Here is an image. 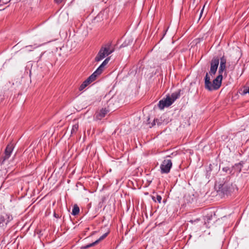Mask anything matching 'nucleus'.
<instances>
[{"instance_id": "10", "label": "nucleus", "mask_w": 249, "mask_h": 249, "mask_svg": "<svg viewBox=\"0 0 249 249\" xmlns=\"http://www.w3.org/2000/svg\"><path fill=\"white\" fill-rule=\"evenodd\" d=\"M108 233H109V232H106L105 233H104L103 235H102L98 239H97L95 241L93 242L92 243L89 244H88L87 245L82 246L81 249H87L89 248H90V247H91L96 245L100 241H101V240H103L104 239H105L107 236Z\"/></svg>"}, {"instance_id": "24", "label": "nucleus", "mask_w": 249, "mask_h": 249, "mask_svg": "<svg viewBox=\"0 0 249 249\" xmlns=\"http://www.w3.org/2000/svg\"><path fill=\"white\" fill-rule=\"evenodd\" d=\"M204 7H205V5H204L202 9L201 10V12L200 13V17H199V18H200V17L202 16V13H203V10H204Z\"/></svg>"}, {"instance_id": "25", "label": "nucleus", "mask_w": 249, "mask_h": 249, "mask_svg": "<svg viewBox=\"0 0 249 249\" xmlns=\"http://www.w3.org/2000/svg\"><path fill=\"white\" fill-rule=\"evenodd\" d=\"M53 215L56 218H58L59 217L58 215L57 214L55 213H54Z\"/></svg>"}, {"instance_id": "5", "label": "nucleus", "mask_w": 249, "mask_h": 249, "mask_svg": "<svg viewBox=\"0 0 249 249\" xmlns=\"http://www.w3.org/2000/svg\"><path fill=\"white\" fill-rule=\"evenodd\" d=\"M169 156L166 157V158L169 157ZM172 166V162L170 159H165L160 166V172L162 174H168L170 172V169Z\"/></svg>"}, {"instance_id": "16", "label": "nucleus", "mask_w": 249, "mask_h": 249, "mask_svg": "<svg viewBox=\"0 0 249 249\" xmlns=\"http://www.w3.org/2000/svg\"><path fill=\"white\" fill-rule=\"evenodd\" d=\"M79 211L80 210L79 207L77 205L75 204L72 208L71 214L73 215H76L79 213Z\"/></svg>"}, {"instance_id": "17", "label": "nucleus", "mask_w": 249, "mask_h": 249, "mask_svg": "<svg viewBox=\"0 0 249 249\" xmlns=\"http://www.w3.org/2000/svg\"><path fill=\"white\" fill-rule=\"evenodd\" d=\"M151 198L154 201L156 202L157 201L159 203H161L162 197L160 195L156 194V196H152Z\"/></svg>"}, {"instance_id": "20", "label": "nucleus", "mask_w": 249, "mask_h": 249, "mask_svg": "<svg viewBox=\"0 0 249 249\" xmlns=\"http://www.w3.org/2000/svg\"><path fill=\"white\" fill-rule=\"evenodd\" d=\"M212 218V215H207L206 216L205 218V223L206 224L208 223L209 224L210 221L211 220Z\"/></svg>"}, {"instance_id": "9", "label": "nucleus", "mask_w": 249, "mask_h": 249, "mask_svg": "<svg viewBox=\"0 0 249 249\" xmlns=\"http://www.w3.org/2000/svg\"><path fill=\"white\" fill-rule=\"evenodd\" d=\"M96 77L97 76L93 73L80 86L79 88V90L82 91V90H83L90 83L95 80Z\"/></svg>"}, {"instance_id": "13", "label": "nucleus", "mask_w": 249, "mask_h": 249, "mask_svg": "<svg viewBox=\"0 0 249 249\" xmlns=\"http://www.w3.org/2000/svg\"><path fill=\"white\" fill-rule=\"evenodd\" d=\"M180 90H178L177 91H176L174 93H173L170 96V98L172 100V101L174 102V101L178 98L180 97Z\"/></svg>"}, {"instance_id": "18", "label": "nucleus", "mask_w": 249, "mask_h": 249, "mask_svg": "<svg viewBox=\"0 0 249 249\" xmlns=\"http://www.w3.org/2000/svg\"><path fill=\"white\" fill-rule=\"evenodd\" d=\"M40 45H37V44H35L34 45H28L25 47L26 48L28 49L29 51H32L33 50L35 49L36 48H37V47H39Z\"/></svg>"}, {"instance_id": "4", "label": "nucleus", "mask_w": 249, "mask_h": 249, "mask_svg": "<svg viewBox=\"0 0 249 249\" xmlns=\"http://www.w3.org/2000/svg\"><path fill=\"white\" fill-rule=\"evenodd\" d=\"M13 220V216L10 213H0V227L4 229L7 224Z\"/></svg>"}, {"instance_id": "11", "label": "nucleus", "mask_w": 249, "mask_h": 249, "mask_svg": "<svg viewBox=\"0 0 249 249\" xmlns=\"http://www.w3.org/2000/svg\"><path fill=\"white\" fill-rule=\"evenodd\" d=\"M109 112V110L106 108H102L99 111H97L95 114V118L96 120H101L105 117L106 115Z\"/></svg>"}, {"instance_id": "26", "label": "nucleus", "mask_w": 249, "mask_h": 249, "mask_svg": "<svg viewBox=\"0 0 249 249\" xmlns=\"http://www.w3.org/2000/svg\"><path fill=\"white\" fill-rule=\"evenodd\" d=\"M1 0H0V2L1 1Z\"/></svg>"}, {"instance_id": "2", "label": "nucleus", "mask_w": 249, "mask_h": 249, "mask_svg": "<svg viewBox=\"0 0 249 249\" xmlns=\"http://www.w3.org/2000/svg\"><path fill=\"white\" fill-rule=\"evenodd\" d=\"M115 51L114 45L111 42H108L102 45L97 55L95 57V61L99 62L106 56L112 53Z\"/></svg>"}, {"instance_id": "3", "label": "nucleus", "mask_w": 249, "mask_h": 249, "mask_svg": "<svg viewBox=\"0 0 249 249\" xmlns=\"http://www.w3.org/2000/svg\"><path fill=\"white\" fill-rule=\"evenodd\" d=\"M223 76L222 74L219 73V75L213 80L212 84L211 78L208 72L206 73L205 77V87L209 91L217 90L221 85Z\"/></svg>"}, {"instance_id": "14", "label": "nucleus", "mask_w": 249, "mask_h": 249, "mask_svg": "<svg viewBox=\"0 0 249 249\" xmlns=\"http://www.w3.org/2000/svg\"><path fill=\"white\" fill-rule=\"evenodd\" d=\"M105 67L102 66L101 64L99 67L96 69V70L93 72V73L97 77V76L100 75L103 71Z\"/></svg>"}, {"instance_id": "1", "label": "nucleus", "mask_w": 249, "mask_h": 249, "mask_svg": "<svg viewBox=\"0 0 249 249\" xmlns=\"http://www.w3.org/2000/svg\"><path fill=\"white\" fill-rule=\"evenodd\" d=\"M236 191H237L236 185L233 184L230 178H227L223 183L219 185L217 193L223 197L231 196Z\"/></svg>"}, {"instance_id": "19", "label": "nucleus", "mask_w": 249, "mask_h": 249, "mask_svg": "<svg viewBox=\"0 0 249 249\" xmlns=\"http://www.w3.org/2000/svg\"><path fill=\"white\" fill-rule=\"evenodd\" d=\"M110 59V57H107V58H106L104 60V61L102 62V63L101 64L102 65V66L105 67L108 64Z\"/></svg>"}, {"instance_id": "6", "label": "nucleus", "mask_w": 249, "mask_h": 249, "mask_svg": "<svg viewBox=\"0 0 249 249\" xmlns=\"http://www.w3.org/2000/svg\"><path fill=\"white\" fill-rule=\"evenodd\" d=\"M219 63V59L218 57H214L211 62V67L209 74L213 76L216 73Z\"/></svg>"}, {"instance_id": "15", "label": "nucleus", "mask_w": 249, "mask_h": 249, "mask_svg": "<svg viewBox=\"0 0 249 249\" xmlns=\"http://www.w3.org/2000/svg\"><path fill=\"white\" fill-rule=\"evenodd\" d=\"M79 125L78 123H76L72 125L71 130V134L75 135L76 134L78 130Z\"/></svg>"}, {"instance_id": "12", "label": "nucleus", "mask_w": 249, "mask_h": 249, "mask_svg": "<svg viewBox=\"0 0 249 249\" xmlns=\"http://www.w3.org/2000/svg\"><path fill=\"white\" fill-rule=\"evenodd\" d=\"M226 58L223 56L220 58V67L218 70V73L222 74L226 69Z\"/></svg>"}, {"instance_id": "23", "label": "nucleus", "mask_w": 249, "mask_h": 249, "mask_svg": "<svg viewBox=\"0 0 249 249\" xmlns=\"http://www.w3.org/2000/svg\"><path fill=\"white\" fill-rule=\"evenodd\" d=\"M55 2L57 4H60L62 2V0H54Z\"/></svg>"}, {"instance_id": "21", "label": "nucleus", "mask_w": 249, "mask_h": 249, "mask_svg": "<svg viewBox=\"0 0 249 249\" xmlns=\"http://www.w3.org/2000/svg\"><path fill=\"white\" fill-rule=\"evenodd\" d=\"M157 122L158 125L160 124V122H159V120L158 119H154V121H153V123L152 124V126H154V125H155V122Z\"/></svg>"}, {"instance_id": "7", "label": "nucleus", "mask_w": 249, "mask_h": 249, "mask_svg": "<svg viewBox=\"0 0 249 249\" xmlns=\"http://www.w3.org/2000/svg\"><path fill=\"white\" fill-rule=\"evenodd\" d=\"M14 148V145L12 143H10L7 145L5 149L4 156L2 158L3 159L1 162L2 163H3L5 160H8L10 158Z\"/></svg>"}, {"instance_id": "22", "label": "nucleus", "mask_w": 249, "mask_h": 249, "mask_svg": "<svg viewBox=\"0 0 249 249\" xmlns=\"http://www.w3.org/2000/svg\"><path fill=\"white\" fill-rule=\"evenodd\" d=\"M223 170L225 172H228L229 171H230V168L228 167H224L223 168Z\"/></svg>"}, {"instance_id": "8", "label": "nucleus", "mask_w": 249, "mask_h": 249, "mask_svg": "<svg viewBox=\"0 0 249 249\" xmlns=\"http://www.w3.org/2000/svg\"><path fill=\"white\" fill-rule=\"evenodd\" d=\"M174 102L172 101L170 96H167L166 97L159 102V107L160 109H163L165 107H168Z\"/></svg>"}]
</instances>
